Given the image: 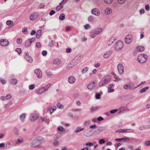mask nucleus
I'll return each instance as SVG.
<instances>
[{
    "mask_svg": "<svg viewBox=\"0 0 150 150\" xmlns=\"http://www.w3.org/2000/svg\"><path fill=\"white\" fill-rule=\"evenodd\" d=\"M123 88L126 90H133L136 89L135 87H134V84L133 83H131L128 84H125L123 86Z\"/></svg>",
    "mask_w": 150,
    "mask_h": 150,
    "instance_id": "nucleus-1",
    "label": "nucleus"
},
{
    "mask_svg": "<svg viewBox=\"0 0 150 150\" xmlns=\"http://www.w3.org/2000/svg\"><path fill=\"white\" fill-rule=\"evenodd\" d=\"M147 58V56L145 54H140L138 56V60L141 63H143L145 62Z\"/></svg>",
    "mask_w": 150,
    "mask_h": 150,
    "instance_id": "nucleus-2",
    "label": "nucleus"
},
{
    "mask_svg": "<svg viewBox=\"0 0 150 150\" xmlns=\"http://www.w3.org/2000/svg\"><path fill=\"white\" fill-rule=\"evenodd\" d=\"M123 43L122 41L119 40L116 42L115 48L117 50H119L123 48Z\"/></svg>",
    "mask_w": 150,
    "mask_h": 150,
    "instance_id": "nucleus-3",
    "label": "nucleus"
},
{
    "mask_svg": "<svg viewBox=\"0 0 150 150\" xmlns=\"http://www.w3.org/2000/svg\"><path fill=\"white\" fill-rule=\"evenodd\" d=\"M132 40V37L131 35L129 34L127 35L125 39V42L127 44H130Z\"/></svg>",
    "mask_w": 150,
    "mask_h": 150,
    "instance_id": "nucleus-4",
    "label": "nucleus"
},
{
    "mask_svg": "<svg viewBox=\"0 0 150 150\" xmlns=\"http://www.w3.org/2000/svg\"><path fill=\"white\" fill-rule=\"evenodd\" d=\"M133 132L134 130L133 129H121L115 131L116 132L118 133H130L132 132Z\"/></svg>",
    "mask_w": 150,
    "mask_h": 150,
    "instance_id": "nucleus-5",
    "label": "nucleus"
},
{
    "mask_svg": "<svg viewBox=\"0 0 150 150\" xmlns=\"http://www.w3.org/2000/svg\"><path fill=\"white\" fill-rule=\"evenodd\" d=\"M39 17V15L36 13H34L31 14L29 16L30 20L31 21L35 20Z\"/></svg>",
    "mask_w": 150,
    "mask_h": 150,
    "instance_id": "nucleus-6",
    "label": "nucleus"
},
{
    "mask_svg": "<svg viewBox=\"0 0 150 150\" xmlns=\"http://www.w3.org/2000/svg\"><path fill=\"white\" fill-rule=\"evenodd\" d=\"M0 42L1 45L3 46H6L9 44L8 41L5 39H1L0 40Z\"/></svg>",
    "mask_w": 150,
    "mask_h": 150,
    "instance_id": "nucleus-7",
    "label": "nucleus"
},
{
    "mask_svg": "<svg viewBox=\"0 0 150 150\" xmlns=\"http://www.w3.org/2000/svg\"><path fill=\"white\" fill-rule=\"evenodd\" d=\"M35 73L36 74L37 77L39 79H41L42 77V73L41 70L38 69L35 70Z\"/></svg>",
    "mask_w": 150,
    "mask_h": 150,
    "instance_id": "nucleus-8",
    "label": "nucleus"
},
{
    "mask_svg": "<svg viewBox=\"0 0 150 150\" xmlns=\"http://www.w3.org/2000/svg\"><path fill=\"white\" fill-rule=\"evenodd\" d=\"M83 134L84 136L87 137H89L93 135L92 131L88 129L85 130L83 132Z\"/></svg>",
    "mask_w": 150,
    "mask_h": 150,
    "instance_id": "nucleus-9",
    "label": "nucleus"
},
{
    "mask_svg": "<svg viewBox=\"0 0 150 150\" xmlns=\"http://www.w3.org/2000/svg\"><path fill=\"white\" fill-rule=\"evenodd\" d=\"M25 58L26 60L28 62L30 63L32 62L33 59L31 57L29 56V54L28 52L25 53Z\"/></svg>",
    "mask_w": 150,
    "mask_h": 150,
    "instance_id": "nucleus-10",
    "label": "nucleus"
},
{
    "mask_svg": "<svg viewBox=\"0 0 150 150\" xmlns=\"http://www.w3.org/2000/svg\"><path fill=\"white\" fill-rule=\"evenodd\" d=\"M91 13L96 16H99L100 15V12L99 10L97 8L93 9L91 11Z\"/></svg>",
    "mask_w": 150,
    "mask_h": 150,
    "instance_id": "nucleus-11",
    "label": "nucleus"
},
{
    "mask_svg": "<svg viewBox=\"0 0 150 150\" xmlns=\"http://www.w3.org/2000/svg\"><path fill=\"white\" fill-rule=\"evenodd\" d=\"M117 69L120 74H122L124 72V67L122 64H119L117 65Z\"/></svg>",
    "mask_w": 150,
    "mask_h": 150,
    "instance_id": "nucleus-12",
    "label": "nucleus"
},
{
    "mask_svg": "<svg viewBox=\"0 0 150 150\" xmlns=\"http://www.w3.org/2000/svg\"><path fill=\"white\" fill-rule=\"evenodd\" d=\"M35 38L30 39L26 42L25 46L27 47L30 46L32 43L35 41Z\"/></svg>",
    "mask_w": 150,
    "mask_h": 150,
    "instance_id": "nucleus-13",
    "label": "nucleus"
},
{
    "mask_svg": "<svg viewBox=\"0 0 150 150\" xmlns=\"http://www.w3.org/2000/svg\"><path fill=\"white\" fill-rule=\"evenodd\" d=\"M112 12V9L110 8L107 7L105 8L104 12L106 15H109L111 14Z\"/></svg>",
    "mask_w": 150,
    "mask_h": 150,
    "instance_id": "nucleus-14",
    "label": "nucleus"
},
{
    "mask_svg": "<svg viewBox=\"0 0 150 150\" xmlns=\"http://www.w3.org/2000/svg\"><path fill=\"white\" fill-rule=\"evenodd\" d=\"M61 60L58 58H55L53 61V63L55 65H59L61 63Z\"/></svg>",
    "mask_w": 150,
    "mask_h": 150,
    "instance_id": "nucleus-15",
    "label": "nucleus"
},
{
    "mask_svg": "<svg viewBox=\"0 0 150 150\" xmlns=\"http://www.w3.org/2000/svg\"><path fill=\"white\" fill-rule=\"evenodd\" d=\"M68 80L70 83L73 84L75 82L76 79L74 76H71L69 78Z\"/></svg>",
    "mask_w": 150,
    "mask_h": 150,
    "instance_id": "nucleus-16",
    "label": "nucleus"
},
{
    "mask_svg": "<svg viewBox=\"0 0 150 150\" xmlns=\"http://www.w3.org/2000/svg\"><path fill=\"white\" fill-rule=\"evenodd\" d=\"M116 40V39L115 37H113L111 38L110 39L108 42L107 43L108 45L109 46H110Z\"/></svg>",
    "mask_w": 150,
    "mask_h": 150,
    "instance_id": "nucleus-17",
    "label": "nucleus"
},
{
    "mask_svg": "<svg viewBox=\"0 0 150 150\" xmlns=\"http://www.w3.org/2000/svg\"><path fill=\"white\" fill-rule=\"evenodd\" d=\"M113 85L112 84H110L108 85V91L109 93H111L114 91V89L113 88H112L113 87Z\"/></svg>",
    "mask_w": 150,
    "mask_h": 150,
    "instance_id": "nucleus-18",
    "label": "nucleus"
},
{
    "mask_svg": "<svg viewBox=\"0 0 150 150\" xmlns=\"http://www.w3.org/2000/svg\"><path fill=\"white\" fill-rule=\"evenodd\" d=\"M38 117V115L35 114L32 115L30 117V120L31 121H34L36 120Z\"/></svg>",
    "mask_w": 150,
    "mask_h": 150,
    "instance_id": "nucleus-19",
    "label": "nucleus"
},
{
    "mask_svg": "<svg viewBox=\"0 0 150 150\" xmlns=\"http://www.w3.org/2000/svg\"><path fill=\"white\" fill-rule=\"evenodd\" d=\"M112 52L111 51H108L105 53L103 55L104 58H107L109 57L111 55Z\"/></svg>",
    "mask_w": 150,
    "mask_h": 150,
    "instance_id": "nucleus-20",
    "label": "nucleus"
},
{
    "mask_svg": "<svg viewBox=\"0 0 150 150\" xmlns=\"http://www.w3.org/2000/svg\"><path fill=\"white\" fill-rule=\"evenodd\" d=\"M103 31V29L101 28H98L96 29L95 31V34L96 35H98Z\"/></svg>",
    "mask_w": 150,
    "mask_h": 150,
    "instance_id": "nucleus-21",
    "label": "nucleus"
},
{
    "mask_svg": "<svg viewBox=\"0 0 150 150\" xmlns=\"http://www.w3.org/2000/svg\"><path fill=\"white\" fill-rule=\"evenodd\" d=\"M96 86L94 82H92L89 84L87 86L88 88L89 89H91L94 88Z\"/></svg>",
    "mask_w": 150,
    "mask_h": 150,
    "instance_id": "nucleus-22",
    "label": "nucleus"
},
{
    "mask_svg": "<svg viewBox=\"0 0 150 150\" xmlns=\"http://www.w3.org/2000/svg\"><path fill=\"white\" fill-rule=\"evenodd\" d=\"M62 4L61 3L59 4V5L57 6L56 8V11H59L63 8V6L62 5Z\"/></svg>",
    "mask_w": 150,
    "mask_h": 150,
    "instance_id": "nucleus-23",
    "label": "nucleus"
},
{
    "mask_svg": "<svg viewBox=\"0 0 150 150\" xmlns=\"http://www.w3.org/2000/svg\"><path fill=\"white\" fill-rule=\"evenodd\" d=\"M42 35V30H39L37 32L36 37L37 38H39Z\"/></svg>",
    "mask_w": 150,
    "mask_h": 150,
    "instance_id": "nucleus-24",
    "label": "nucleus"
},
{
    "mask_svg": "<svg viewBox=\"0 0 150 150\" xmlns=\"http://www.w3.org/2000/svg\"><path fill=\"white\" fill-rule=\"evenodd\" d=\"M144 47L142 46H138L136 48V50L138 52H142L144 50Z\"/></svg>",
    "mask_w": 150,
    "mask_h": 150,
    "instance_id": "nucleus-25",
    "label": "nucleus"
},
{
    "mask_svg": "<svg viewBox=\"0 0 150 150\" xmlns=\"http://www.w3.org/2000/svg\"><path fill=\"white\" fill-rule=\"evenodd\" d=\"M149 87H145L141 89L139 91V93H144L147 90L149 89Z\"/></svg>",
    "mask_w": 150,
    "mask_h": 150,
    "instance_id": "nucleus-26",
    "label": "nucleus"
},
{
    "mask_svg": "<svg viewBox=\"0 0 150 150\" xmlns=\"http://www.w3.org/2000/svg\"><path fill=\"white\" fill-rule=\"evenodd\" d=\"M103 80L104 81L105 84L108 83L110 81V78L108 77H105L103 79Z\"/></svg>",
    "mask_w": 150,
    "mask_h": 150,
    "instance_id": "nucleus-27",
    "label": "nucleus"
},
{
    "mask_svg": "<svg viewBox=\"0 0 150 150\" xmlns=\"http://www.w3.org/2000/svg\"><path fill=\"white\" fill-rule=\"evenodd\" d=\"M83 128H81L80 127H78L75 131V132L76 133H78L81 131H83L84 130Z\"/></svg>",
    "mask_w": 150,
    "mask_h": 150,
    "instance_id": "nucleus-28",
    "label": "nucleus"
},
{
    "mask_svg": "<svg viewBox=\"0 0 150 150\" xmlns=\"http://www.w3.org/2000/svg\"><path fill=\"white\" fill-rule=\"evenodd\" d=\"M89 70V68L88 67H86L83 69L81 71V73L83 74H85Z\"/></svg>",
    "mask_w": 150,
    "mask_h": 150,
    "instance_id": "nucleus-29",
    "label": "nucleus"
},
{
    "mask_svg": "<svg viewBox=\"0 0 150 150\" xmlns=\"http://www.w3.org/2000/svg\"><path fill=\"white\" fill-rule=\"evenodd\" d=\"M65 18V15L64 13H62L60 15L59 19L61 21H62L64 20Z\"/></svg>",
    "mask_w": 150,
    "mask_h": 150,
    "instance_id": "nucleus-30",
    "label": "nucleus"
},
{
    "mask_svg": "<svg viewBox=\"0 0 150 150\" xmlns=\"http://www.w3.org/2000/svg\"><path fill=\"white\" fill-rule=\"evenodd\" d=\"M44 91V90L43 88L39 89L37 91V93L39 94H41Z\"/></svg>",
    "mask_w": 150,
    "mask_h": 150,
    "instance_id": "nucleus-31",
    "label": "nucleus"
},
{
    "mask_svg": "<svg viewBox=\"0 0 150 150\" xmlns=\"http://www.w3.org/2000/svg\"><path fill=\"white\" fill-rule=\"evenodd\" d=\"M13 21L8 20L6 21V24L8 25H13L14 24H13Z\"/></svg>",
    "mask_w": 150,
    "mask_h": 150,
    "instance_id": "nucleus-32",
    "label": "nucleus"
},
{
    "mask_svg": "<svg viewBox=\"0 0 150 150\" xmlns=\"http://www.w3.org/2000/svg\"><path fill=\"white\" fill-rule=\"evenodd\" d=\"M16 42L18 44H21L23 42V40L21 38H18Z\"/></svg>",
    "mask_w": 150,
    "mask_h": 150,
    "instance_id": "nucleus-33",
    "label": "nucleus"
},
{
    "mask_svg": "<svg viewBox=\"0 0 150 150\" xmlns=\"http://www.w3.org/2000/svg\"><path fill=\"white\" fill-rule=\"evenodd\" d=\"M17 82V81L15 79H13L11 81V83L13 84H16Z\"/></svg>",
    "mask_w": 150,
    "mask_h": 150,
    "instance_id": "nucleus-34",
    "label": "nucleus"
},
{
    "mask_svg": "<svg viewBox=\"0 0 150 150\" xmlns=\"http://www.w3.org/2000/svg\"><path fill=\"white\" fill-rule=\"evenodd\" d=\"M26 117L25 115L24 114H23L20 115V119L22 121H23Z\"/></svg>",
    "mask_w": 150,
    "mask_h": 150,
    "instance_id": "nucleus-35",
    "label": "nucleus"
},
{
    "mask_svg": "<svg viewBox=\"0 0 150 150\" xmlns=\"http://www.w3.org/2000/svg\"><path fill=\"white\" fill-rule=\"evenodd\" d=\"M58 130L60 132H62L64 130V127L61 126H59L57 128Z\"/></svg>",
    "mask_w": 150,
    "mask_h": 150,
    "instance_id": "nucleus-36",
    "label": "nucleus"
},
{
    "mask_svg": "<svg viewBox=\"0 0 150 150\" xmlns=\"http://www.w3.org/2000/svg\"><path fill=\"white\" fill-rule=\"evenodd\" d=\"M56 109V107L55 106H53L50 109V112L51 114L52 113L53 111H54Z\"/></svg>",
    "mask_w": 150,
    "mask_h": 150,
    "instance_id": "nucleus-37",
    "label": "nucleus"
},
{
    "mask_svg": "<svg viewBox=\"0 0 150 150\" xmlns=\"http://www.w3.org/2000/svg\"><path fill=\"white\" fill-rule=\"evenodd\" d=\"M105 83L104 81H103V79L101 80V81L99 83V86H100L101 87L103 86L105 84Z\"/></svg>",
    "mask_w": 150,
    "mask_h": 150,
    "instance_id": "nucleus-38",
    "label": "nucleus"
},
{
    "mask_svg": "<svg viewBox=\"0 0 150 150\" xmlns=\"http://www.w3.org/2000/svg\"><path fill=\"white\" fill-rule=\"evenodd\" d=\"M57 107L59 108H63L64 106L60 103H58L57 104Z\"/></svg>",
    "mask_w": 150,
    "mask_h": 150,
    "instance_id": "nucleus-39",
    "label": "nucleus"
},
{
    "mask_svg": "<svg viewBox=\"0 0 150 150\" xmlns=\"http://www.w3.org/2000/svg\"><path fill=\"white\" fill-rule=\"evenodd\" d=\"M88 21L90 22H92L94 20V18L92 16H90L88 18Z\"/></svg>",
    "mask_w": 150,
    "mask_h": 150,
    "instance_id": "nucleus-40",
    "label": "nucleus"
},
{
    "mask_svg": "<svg viewBox=\"0 0 150 150\" xmlns=\"http://www.w3.org/2000/svg\"><path fill=\"white\" fill-rule=\"evenodd\" d=\"M86 146H88L89 147H91L92 146H93V143L91 142H88L86 144Z\"/></svg>",
    "mask_w": 150,
    "mask_h": 150,
    "instance_id": "nucleus-41",
    "label": "nucleus"
},
{
    "mask_svg": "<svg viewBox=\"0 0 150 150\" xmlns=\"http://www.w3.org/2000/svg\"><path fill=\"white\" fill-rule=\"evenodd\" d=\"M104 2L106 4H111L112 1V0H104Z\"/></svg>",
    "mask_w": 150,
    "mask_h": 150,
    "instance_id": "nucleus-42",
    "label": "nucleus"
},
{
    "mask_svg": "<svg viewBox=\"0 0 150 150\" xmlns=\"http://www.w3.org/2000/svg\"><path fill=\"white\" fill-rule=\"evenodd\" d=\"M16 51L19 54H20L21 53V49L20 48H17L16 50Z\"/></svg>",
    "mask_w": 150,
    "mask_h": 150,
    "instance_id": "nucleus-43",
    "label": "nucleus"
},
{
    "mask_svg": "<svg viewBox=\"0 0 150 150\" xmlns=\"http://www.w3.org/2000/svg\"><path fill=\"white\" fill-rule=\"evenodd\" d=\"M105 141L104 139H100L99 140V144H104L105 143Z\"/></svg>",
    "mask_w": 150,
    "mask_h": 150,
    "instance_id": "nucleus-44",
    "label": "nucleus"
},
{
    "mask_svg": "<svg viewBox=\"0 0 150 150\" xmlns=\"http://www.w3.org/2000/svg\"><path fill=\"white\" fill-rule=\"evenodd\" d=\"M6 98H7V100H9L12 97V96L11 94H7L6 96Z\"/></svg>",
    "mask_w": 150,
    "mask_h": 150,
    "instance_id": "nucleus-45",
    "label": "nucleus"
},
{
    "mask_svg": "<svg viewBox=\"0 0 150 150\" xmlns=\"http://www.w3.org/2000/svg\"><path fill=\"white\" fill-rule=\"evenodd\" d=\"M100 65V64L99 63H97L96 64H95L94 65V66L96 68H98Z\"/></svg>",
    "mask_w": 150,
    "mask_h": 150,
    "instance_id": "nucleus-46",
    "label": "nucleus"
},
{
    "mask_svg": "<svg viewBox=\"0 0 150 150\" xmlns=\"http://www.w3.org/2000/svg\"><path fill=\"white\" fill-rule=\"evenodd\" d=\"M35 87V86L34 84L31 85L29 86V88L30 90H33L34 88Z\"/></svg>",
    "mask_w": 150,
    "mask_h": 150,
    "instance_id": "nucleus-47",
    "label": "nucleus"
},
{
    "mask_svg": "<svg viewBox=\"0 0 150 150\" xmlns=\"http://www.w3.org/2000/svg\"><path fill=\"white\" fill-rule=\"evenodd\" d=\"M23 142V139H20L18 140L16 142L17 144H19L21 143H22Z\"/></svg>",
    "mask_w": 150,
    "mask_h": 150,
    "instance_id": "nucleus-48",
    "label": "nucleus"
},
{
    "mask_svg": "<svg viewBox=\"0 0 150 150\" xmlns=\"http://www.w3.org/2000/svg\"><path fill=\"white\" fill-rule=\"evenodd\" d=\"M41 45L40 43L38 42L36 44V46L38 48H40L41 47Z\"/></svg>",
    "mask_w": 150,
    "mask_h": 150,
    "instance_id": "nucleus-49",
    "label": "nucleus"
},
{
    "mask_svg": "<svg viewBox=\"0 0 150 150\" xmlns=\"http://www.w3.org/2000/svg\"><path fill=\"white\" fill-rule=\"evenodd\" d=\"M145 11L144 9H141L139 10V13L141 14H144Z\"/></svg>",
    "mask_w": 150,
    "mask_h": 150,
    "instance_id": "nucleus-50",
    "label": "nucleus"
},
{
    "mask_svg": "<svg viewBox=\"0 0 150 150\" xmlns=\"http://www.w3.org/2000/svg\"><path fill=\"white\" fill-rule=\"evenodd\" d=\"M145 8L146 10V11H149L150 6H149V5L148 4L146 5L145 6Z\"/></svg>",
    "mask_w": 150,
    "mask_h": 150,
    "instance_id": "nucleus-51",
    "label": "nucleus"
},
{
    "mask_svg": "<svg viewBox=\"0 0 150 150\" xmlns=\"http://www.w3.org/2000/svg\"><path fill=\"white\" fill-rule=\"evenodd\" d=\"M114 78L116 79V80H114L115 82H116L117 81H119L120 80V79L118 78L117 76L116 75H114Z\"/></svg>",
    "mask_w": 150,
    "mask_h": 150,
    "instance_id": "nucleus-52",
    "label": "nucleus"
},
{
    "mask_svg": "<svg viewBox=\"0 0 150 150\" xmlns=\"http://www.w3.org/2000/svg\"><path fill=\"white\" fill-rule=\"evenodd\" d=\"M0 99L2 100H7L6 97L4 96H1L0 98Z\"/></svg>",
    "mask_w": 150,
    "mask_h": 150,
    "instance_id": "nucleus-53",
    "label": "nucleus"
},
{
    "mask_svg": "<svg viewBox=\"0 0 150 150\" xmlns=\"http://www.w3.org/2000/svg\"><path fill=\"white\" fill-rule=\"evenodd\" d=\"M125 0H118V2L120 4H123L125 2Z\"/></svg>",
    "mask_w": 150,
    "mask_h": 150,
    "instance_id": "nucleus-54",
    "label": "nucleus"
},
{
    "mask_svg": "<svg viewBox=\"0 0 150 150\" xmlns=\"http://www.w3.org/2000/svg\"><path fill=\"white\" fill-rule=\"evenodd\" d=\"M84 28L86 29H87L90 28V26L88 24H87L84 26Z\"/></svg>",
    "mask_w": 150,
    "mask_h": 150,
    "instance_id": "nucleus-55",
    "label": "nucleus"
},
{
    "mask_svg": "<svg viewBox=\"0 0 150 150\" xmlns=\"http://www.w3.org/2000/svg\"><path fill=\"white\" fill-rule=\"evenodd\" d=\"M122 142L123 141H129V139L128 138H122Z\"/></svg>",
    "mask_w": 150,
    "mask_h": 150,
    "instance_id": "nucleus-56",
    "label": "nucleus"
},
{
    "mask_svg": "<svg viewBox=\"0 0 150 150\" xmlns=\"http://www.w3.org/2000/svg\"><path fill=\"white\" fill-rule=\"evenodd\" d=\"M118 111L117 109H115L114 110H111L110 111V112L111 114H113L115 113V112H116L117 111Z\"/></svg>",
    "mask_w": 150,
    "mask_h": 150,
    "instance_id": "nucleus-57",
    "label": "nucleus"
},
{
    "mask_svg": "<svg viewBox=\"0 0 150 150\" xmlns=\"http://www.w3.org/2000/svg\"><path fill=\"white\" fill-rule=\"evenodd\" d=\"M145 83V81L142 82H141L140 83V84H139V85H137V86L135 87L136 88H138V87H139V86H140L144 84Z\"/></svg>",
    "mask_w": 150,
    "mask_h": 150,
    "instance_id": "nucleus-58",
    "label": "nucleus"
},
{
    "mask_svg": "<svg viewBox=\"0 0 150 150\" xmlns=\"http://www.w3.org/2000/svg\"><path fill=\"white\" fill-rule=\"evenodd\" d=\"M1 81L3 84H5L6 83V81L5 80L3 79H1Z\"/></svg>",
    "mask_w": 150,
    "mask_h": 150,
    "instance_id": "nucleus-59",
    "label": "nucleus"
},
{
    "mask_svg": "<svg viewBox=\"0 0 150 150\" xmlns=\"http://www.w3.org/2000/svg\"><path fill=\"white\" fill-rule=\"evenodd\" d=\"M47 53V52L45 50L43 51L42 52V54L43 56H45Z\"/></svg>",
    "mask_w": 150,
    "mask_h": 150,
    "instance_id": "nucleus-60",
    "label": "nucleus"
},
{
    "mask_svg": "<svg viewBox=\"0 0 150 150\" xmlns=\"http://www.w3.org/2000/svg\"><path fill=\"white\" fill-rule=\"evenodd\" d=\"M55 12L54 11L52 10L51 11L50 13V16H52L53 14H55Z\"/></svg>",
    "mask_w": 150,
    "mask_h": 150,
    "instance_id": "nucleus-61",
    "label": "nucleus"
},
{
    "mask_svg": "<svg viewBox=\"0 0 150 150\" xmlns=\"http://www.w3.org/2000/svg\"><path fill=\"white\" fill-rule=\"evenodd\" d=\"M146 127H144V126H142L139 127V129L140 130H143L145 129H146Z\"/></svg>",
    "mask_w": 150,
    "mask_h": 150,
    "instance_id": "nucleus-62",
    "label": "nucleus"
},
{
    "mask_svg": "<svg viewBox=\"0 0 150 150\" xmlns=\"http://www.w3.org/2000/svg\"><path fill=\"white\" fill-rule=\"evenodd\" d=\"M27 27H24L23 28L22 31L23 33H24L27 31Z\"/></svg>",
    "mask_w": 150,
    "mask_h": 150,
    "instance_id": "nucleus-63",
    "label": "nucleus"
},
{
    "mask_svg": "<svg viewBox=\"0 0 150 150\" xmlns=\"http://www.w3.org/2000/svg\"><path fill=\"white\" fill-rule=\"evenodd\" d=\"M97 71L96 69H94L92 70V73L93 74H95L96 73Z\"/></svg>",
    "mask_w": 150,
    "mask_h": 150,
    "instance_id": "nucleus-64",
    "label": "nucleus"
}]
</instances>
